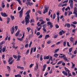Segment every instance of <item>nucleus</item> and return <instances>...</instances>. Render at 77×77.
<instances>
[{
	"label": "nucleus",
	"mask_w": 77,
	"mask_h": 77,
	"mask_svg": "<svg viewBox=\"0 0 77 77\" xmlns=\"http://www.w3.org/2000/svg\"><path fill=\"white\" fill-rule=\"evenodd\" d=\"M31 11L30 10H29L25 14L26 15H27L26 17H25V22H26V25H27V24L29 23V22L30 21V20H29V19L30 17V14L29 13Z\"/></svg>",
	"instance_id": "1"
},
{
	"label": "nucleus",
	"mask_w": 77,
	"mask_h": 77,
	"mask_svg": "<svg viewBox=\"0 0 77 77\" xmlns=\"http://www.w3.org/2000/svg\"><path fill=\"white\" fill-rule=\"evenodd\" d=\"M45 9L44 10V12H43V14H45L46 12H48V9H49V7H47V5H45L44 6Z\"/></svg>",
	"instance_id": "2"
},
{
	"label": "nucleus",
	"mask_w": 77,
	"mask_h": 77,
	"mask_svg": "<svg viewBox=\"0 0 77 77\" xmlns=\"http://www.w3.org/2000/svg\"><path fill=\"white\" fill-rule=\"evenodd\" d=\"M23 10H24V8H22L21 10L19 12V14H20V18H21L23 16Z\"/></svg>",
	"instance_id": "3"
},
{
	"label": "nucleus",
	"mask_w": 77,
	"mask_h": 77,
	"mask_svg": "<svg viewBox=\"0 0 77 77\" xmlns=\"http://www.w3.org/2000/svg\"><path fill=\"white\" fill-rule=\"evenodd\" d=\"M1 14L2 16V17H8V15L6 14L5 13H3L2 12L1 13Z\"/></svg>",
	"instance_id": "4"
},
{
	"label": "nucleus",
	"mask_w": 77,
	"mask_h": 77,
	"mask_svg": "<svg viewBox=\"0 0 77 77\" xmlns=\"http://www.w3.org/2000/svg\"><path fill=\"white\" fill-rule=\"evenodd\" d=\"M70 7L71 9L73 8V1H72V0H71L70 3Z\"/></svg>",
	"instance_id": "5"
},
{
	"label": "nucleus",
	"mask_w": 77,
	"mask_h": 77,
	"mask_svg": "<svg viewBox=\"0 0 77 77\" xmlns=\"http://www.w3.org/2000/svg\"><path fill=\"white\" fill-rule=\"evenodd\" d=\"M60 31L59 32V35H62V33H66V31H63V30H62L61 31Z\"/></svg>",
	"instance_id": "6"
},
{
	"label": "nucleus",
	"mask_w": 77,
	"mask_h": 77,
	"mask_svg": "<svg viewBox=\"0 0 77 77\" xmlns=\"http://www.w3.org/2000/svg\"><path fill=\"white\" fill-rule=\"evenodd\" d=\"M63 59L64 60H65V61H66L68 60V58L66 57L65 55H64V57H63Z\"/></svg>",
	"instance_id": "7"
},
{
	"label": "nucleus",
	"mask_w": 77,
	"mask_h": 77,
	"mask_svg": "<svg viewBox=\"0 0 77 77\" xmlns=\"http://www.w3.org/2000/svg\"><path fill=\"white\" fill-rule=\"evenodd\" d=\"M36 66L35 67L34 71H36V70H37V69H38V63H37L36 64Z\"/></svg>",
	"instance_id": "8"
},
{
	"label": "nucleus",
	"mask_w": 77,
	"mask_h": 77,
	"mask_svg": "<svg viewBox=\"0 0 77 77\" xmlns=\"http://www.w3.org/2000/svg\"><path fill=\"white\" fill-rule=\"evenodd\" d=\"M12 30H11V34H12L14 33V32H15V28H14V26H13L12 27Z\"/></svg>",
	"instance_id": "9"
},
{
	"label": "nucleus",
	"mask_w": 77,
	"mask_h": 77,
	"mask_svg": "<svg viewBox=\"0 0 77 77\" xmlns=\"http://www.w3.org/2000/svg\"><path fill=\"white\" fill-rule=\"evenodd\" d=\"M62 73L63 74H64V75H65L67 76V75H68V73H67V72H65V71H62Z\"/></svg>",
	"instance_id": "10"
},
{
	"label": "nucleus",
	"mask_w": 77,
	"mask_h": 77,
	"mask_svg": "<svg viewBox=\"0 0 77 77\" xmlns=\"http://www.w3.org/2000/svg\"><path fill=\"white\" fill-rule=\"evenodd\" d=\"M2 8H4L5 7V3H4V1L2 2Z\"/></svg>",
	"instance_id": "11"
},
{
	"label": "nucleus",
	"mask_w": 77,
	"mask_h": 77,
	"mask_svg": "<svg viewBox=\"0 0 77 77\" xmlns=\"http://www.w3.org/2000/svg\"><path fill=\"white\" fill-rule=\"evenodd\" d=\"M21 56L18 55V56L17 59V61H19L20 60V58H21Z\"/></svg>",
	"instance_id": "12"
},
{
	"label": "nucleus",
	"mask_w": 77,
	"mask_h": 77,
	"mask_svg": "<svg viewBox=\"0 0 77 77\" xmlns=\"http://www.w3.org/2000/svg\"><path fill=\"white\" fill-rule=\"evenodd\" d=\"M43 71H45V69L46 68V67H47V65L45 64L43 66Z\"/></svg>",
	"instance_id": "13"
},
{
	"label": "nucleus",
	"mask_w": 77,
	"mask_h": 77,
	"mask_svg": "<svg viewBox=\"0 0 77 77\" xmlns=\"http://www.w3.org/2000/svg\"><path fill=\"white\" fill-rule=\"evenodd\" d=\"M10 21H11V19L9 17L7 18V24H9V22H10Z\"/></svg>",
	"instance_id": "14"
},
{
	"label": "nucleus",
	"mask_w": 77,
	"mask_h": 77,
	"mask_svg": "<svg viewBox=\"0 0 77 77\" xmlns=\"http://www.w3.org/2000/svg\"><path fill=\"white\" fill-rule=\"evenodd\" d=\"M72 66L71 68L72 69L73 68H75V64L73 63L72 62Z\"/></svg>",
	"instance_id": "15"
},
{
	"label": "nucleus",
	"mask_w": 77,
	"mask_h": 77,
	"mask_svg": "<svg viewBox=\"0 0 77 77\" xmlns=\"http://www.w3.org/2000/svg\"><path fill=\"white\" fill-rule=\"evenodd\" d=\"M15 0L16 1H17V2H18L20 5H22V3H21V1L20 0Z\"/></svg>",
	"instance_id": "16"
},
{
	"label": "nucleus",
	"mask_w": 77,
	"mask_h": 77,
	"mask_svg": "<svg viewBox=\"0 0 77 77\" xmlns=\"http://www.w3.org/2000/svg\"><path fill=\"white\" fill-rule=\"evenodd\" d=\"M11 18L12 20V21H13V20H14V19H15V17H14V16H12V15H11Z\"/></svg>",
	"instance_id": "17"
},
{
	"label": "nucleus",
	"mask_w": 77,
	"mask_h": 77,
	"mask_svg": "<svg viewBox=\"0 0 77 77\" xmlns=\"http://www.w3.org/2000/svg\"><path fill=\"white\" fill-rule=\"evenodd\" d=\"M50 36L49 35H46L45 37V39H47V38H50Z\"/></svg>",
	"instance_id": "18"
},
{
	"label": "nucleus",
	"mask_w": 77,
	"mask_h": 77,
	"mask_svg": "<svg viewBox=\"0 0 77 77\" xmlns=\"http://www.w3.org/2000/svg\"><path fill=\"white\" fill-rule=\"evenodd\" d=\"M72 48H69V53H71V51H72Z\"/></svg>",
	"instance_id": "19"
},
{
	"label": "nucleus",
	"mask_w": 77,
	"mask_h": 77,
	"mask_svg": "<svg viewBox=\"0 0 77 77\" xmlns=\"http://www.w3.org/2000/svg\"><path fill=\"white\" fill-rule=\"evenodd\" d=\"M63 62V61L62 60L61 61H59L57 63V65H59V64H61Z\"/></svg>",
	"instance_id": "20"
},
{
	"label": "nucleus",
	"mask_w": 77,
	"mask_h": 77,
	"mask_svg": "<svg viewBox=\"0 0 77 77\" xmlns=\"http://www.w3.org/2000/svg\"><path fill=\"white\" fill-rule=\"evenodd\" d=\"M13 59V58L12 57H11L8 60V62H10Z\"/></svg>",
	"instance_id": "21"
},
{
	"label": "nucleus",
	"mask_w": 77,
	"mask_h": 77,
	"mask_svg": "<svg viewBox=\"0 0 77 77\" xmlns=\"http://www.w3.org/2000/svg\"><path fill=\"white\" fill-rule=\"evenodd\" d=\"M32 42H30V43H29V48H30L31 47V45H32Z\"/></svg>",
	"instance_id": "22"
},
{
	"label": "nucleus",
	"mask_w": 77,
	"mask_h": 77,
	"mask_svg": "<svg viewBox=\"0 0 77 77\" xmlns=\"http://www.w3.org/2000/svg\"><path fill=\"white\" fill-rule=\"evenodd\" d=\"M14 60H12L11 61V62L9 63V64H10V65H12V63H13V62H14Z\"/></svg>",
	"instance_id": "23"
},
{
	"label": "nucleus",
	"mask_w": 77,
	"mask_h": 77,
	"mask_svg": "<svg viewBox=\"0 0 77 77\" xmlns=\"http://www.w3.org/2000/svg\"><path fill=\"white\" fill-rule=\"evenodd\" d=\"M34 36L33 34H31V35H29V38H32V37H33Z\"/></svg>",
	"instance_id": "24"
},
{
	"label": "nucleus",
	"mask_w": 77,
	"mask_h": 77,
	"mask_svg": "<svg viewBox=\"0 0 77 77\" xmlns=\"http://www.w3.org/2000/svg\"><path fill=\"white\" fill-rule=\"evenodd\" d=\"M66 26H67V27H68V28H69L71 26L70 25V24L69 23H67L66 24Z\"/></svg>",
	"instance_id": "25"
},
{
	"label": "nucleus",
	"mask_w": 77,
	"mask_h": 77,
	"mask_svg": "<svg viewBox=\"0 0 77 77\" xmlns=\"http://www.w3.org/2000/svg\"><path fill=\"white\" fill-rule=\"evenodd\" d=\"M5 44V41L2 42L1 43H0V45H2V44Z\"/></svg>",
	"instance_id": "26"
},
{
	"label": "nucleus",
	"mask_w": 77,
	"mask_h": 77,
	"mask_svg": "<svg viewBox=\"0 0 77 77\" xmlns=\"http://www.w3.org/2000/svg\"><path fill=\"white\" fill-rule=\"evenodd\" d=\"M7 68L8 70V71L10 72V71H11V68L9 67V66H7Z\"/></svg>",
	"instance_id": "27"
},
{
	"label": "nucleus",
	"mask_w": 77,
	"mask_h": 77,
	"mask_svg": "<svg viewBox=\"0 0 77 77\" xmlns=\"http://www.w3.org/2000/svg\"><path fill=\"white\" fill-rule=\"evenodd\" d=\"M24 45H22L21 46V47L20 48V49L21 50H23V48H24Z\"/></svg>",
	"instance_id": "28"
},
{
	"label": "nucleus",
	"mask_w": 77,
	"mask_h": 77,
	"mask_svg": "<svg viewBox=\"0 0 77 77\" xmlns=\"http://www.w3.org/2000/svg\"><path fill=\"white\" fill-rule=\"evenodd\" d=\"M59 50V48L56 49L54 52V53H57Z\"/></svg>",
	"instance_id": "29"
},
{
	"label": "nucleus",
	"mask_w": 77,
	"mask_h": 77,
	"mask_svg": "<svg viewBox=\"0 0 77 77\" xmlns=\"http://www.w3.org/2000/svg\"><path fill=\"white\" fill-rule=\"evenodd\" d=\"M6 50V47H4L2 49V52H5Z\"/></svg>",
	"instance_id": "30"
},
{
	"label": "nucleus",
	"mask_w": 77,
	"mask_h": 77,
	"mask_svg": "<svg viewBox=\"0 0 77 77\" xmlns=\"http://www.w3.org/2000/svg\"><path fill=\"white\" fill-rule=\"evenodd\" d=\"M42 27L43 28H45L47 27V25H46V24H44L43 25Z\"/></svg>",
	"instance_id": "31"
},
{
	"label": "nucleus",
	"mask_w": 77,
	"mask_h": 77,
	"mask_svg": "<svg viewBox=\"0 0 77 77\" xmlns=\"http://www.w3.org/2000/svg\"><path fill=\"white\" fill-rule=\"evenodd\" d=\"M34 65V64H31L30 66H29V68H31L32 67V66Z\"/></svg>",
	"instance_id": "32"
},
{
	"label": "nucleus",
	"mask_w": 77,
	"mask_h": 77,
	"mask_svg": "<svg viewBox=\"0 0 77 77\" xmlns=\"http://www.w3.org/2000/svg\"><path fill=\"white\" fill-rule=\"evenodd\" d=\"M17 39H18V40H19V41H23V39L22 38H17Z\"/></svg>",
	"instance_id": "33"
},
{
	"label": "nucleus",
	"mask_w": 77,
	"mask_h": 77,
	"mask_svg": "<svg viewBox=\"0 0 77 77\" xmlns=\"http://www.w3.org/2000/svg\"><path fill=\"white\" fill-rule=\"evenodd\" d=\"M56 14H54L53 16V19H55V18H56Z\"/></svg>",
	"instance_id": "34"
},
{
	"label": "nucleus",
	"mask_w": 77,
	"mask_h": 77,
	"mask_svg": "<svg viewBox=\"0 0 77 77\" xmlns=\"http://www.w3.org/2000/svg\"><path fill=\"white\" fill-rule=\"evenodd\" d=\"M33 48H31L30 54H31L32 53V52H33Z\"/></svg>",
	"instance_id": "35"
},
{
	"label": "nucleus",
	"mask_w": 77,
	"mask_h": 77,
	"mask_svg": "<svg viewBox=\"0 0 77 77\" xmlns=\"http://www.w3.org/2000/svg\"><path fill=\"white\" fill-rule=\"evenodd\" d=\"M26 29L28 30V32H29V31H30V29H31L30 27L27 28Z\"/></svg>",
	"instance_id": "36"
},
{
	"label": "nucleus",
	"mask_w": 77,
	"mask_h": 77,
	"mask_svg": "<svg viewBox=\"0 0 77 77\" xmlns=\"http://www.w3.org/2000/svg\"><path fill=\"white\" fill-rule=\"evenodd\" d=\"M13 56L14 59H17V56L15 55H13Z\"/></svg>",
	"instance_id": "37"
},
{
	"label": "nucleus",
	"mask_w": 77,
	"mask_h": 77,
	"mask_svg": "<svg viewBox=\"0 0 77 77\" xmlns=\"http://www.w3.org/2000/svg\"><path fill=\"white\" fill-rule=\"evenodd\" d=\"M42 30H43V31L45 32H47V30L45 29V28H43Z\"/></svg>",
	"instance_id": "38"
},
{
	"label": "nucleus",
	"mask_w": 77,
	"mask_h": 77,
	"mask_svg": "<svg viewBox=\"0 0 77 77\" xmlns=\"http://www.w3.org/2000/svg\"><path fill=\"white\" fill-rule=\"evenodd\" d=\"M67 3L64 4L63 5H62V7H63V6H67Z\"/></svg>",
	"instance_id": "39"
},
{
	"label": "nucleus",
	"mask_w": 77,
	"mask_h": 77,
	"mask_svg": "<svg viewBox=\"0 0 77 77\" xmlns=\"http://www.w3.org/2000/svg\"><path fill=\"white\" fill-rule=\"evenodd\" d=\"M19 33L18 32H17L15 34V36H18V35H19Z\"/></svg>",
	"instance_id": "40"
},
{
	"label": "nucleus",
	"mask_w": 77,
	"mask_h": 77,
	"mask_svg": "<svg viewBox=\"0 0 77 77\" xmlns=\"http://www.w3.org/2000/svg\"><path fill=\"white\" fill-rule=\"evenodd\" d=\"M71 26H72V27H74V28H75V27H76V26H75V25L73 24H71Z\"/></svg>",
	"instance_id": "41"
},
{
	"label": "nucleus",
	"mask_w": 77,
	"mask_h": 77,
	"mask_svg": "<svg viewBox=\"0 0 77 77\" xmlns=\"http://www.w3.org/2000/svg\"><path fill=\"white\" fill-rule=\"evenodd\" d=\"M69 0H66V1H65L63 2V3H67L68 2V1Z\"/></svg>",
	"instance_id": "42"
},
{
	"label": "nucleus",
	"mask_w": 77,
	"mask_h": 77,
	"mask_svg": "<svg viewBox=\"0 0 77 77\" xmlns=\"http://www.w3.org/2000/svg\"><path fill=\"white\" fill-rule=\"evenodd\" d=\"M73 38L72 37H71L70 38V41H71V42H72V41H73Z\"/></svg>",
	"instance_id": "43"
},
{
	"label": "nucleus",
	"mask_w": 77,
	"mask_h": 77,
	"mask_svg": "<svg viewBox=\"0 0 77 77\" xmlns=\"http://www.w3.org/2000/svg\"><path fill=\"white\" fill-rule=\"evenodd\" d=\"M41 33L39 32H38L36 33V35L37 36H39V35H40Z\"/></svg>",
	"instance_id": "44"
},
{
	"label": "nucleus",
	"mask_w": 77,
	"mask_h": 77,
	"mask_svg": "<svg viewBox=\"0 0 77 77\" xmlns=\"http://www.w3.org/2000/svg\"><path fill=\"white\" fill-rule=\"evenodd\" d=\"M36 48L35 47L33 49V52H35V51H36Z\"/></svg>",
	"instance_id": "45"
},
{
	"label": "nucleus",
	"mask_w": 77,
	"mask_h": 77,
	"mask_svg": "<svg viewBox=\"0 0 77 77\" xmlns=\"http://www.w3.org/2000/svg\"><path fill=\"white\" fill-rule=\"evenodd\" d=\"M74 12H77V9L76 7L75 8L74 11Z\"/></svg>",
	"instance_id": "46"
},
{
	"label": "nucleus",
	"mask_w": 77,
	"mask_h": 77,
	"mask_svg": "<svg viewBox=\"0 0 77 77\" xmlns=\"http://www.w3.org/2000/svg\"><path fill=\"white\" fill-rule=\"evenodd\" d=\"M43 35H42L41 34L38 37V38H42V36H43Z\"/></svg>",
	"instance_id": "47"
},
{
	"label": "nucleus",
	"mask_w": 77,
	"mask_h": 77,
	"mask_svg": "<svg viewBox=\"0 0 77 77\" xmlns=\"http://www.w3.org/2000/svg\"><path fill=\"white\" fill-rule=\"evenodd\" d=\"M55 27L57 29H58L59 27V26L57 24H56L55 25Z\"/></svg>",
	"instance_id": "48"
},
{
	"label": "nucleus",
	"mask_w": 77,
	"mask_h": 77,
	"mask_svg": "<svg viewBox=\"0 0 77 77\" xmlns=\"http://www.w3.org/2000/svg\"><path fill=\"white\" fill-rule=\"evenodd\" d=\"M15 31H17V29H18V26H15Z\"/></svg>",
	"instance_id": "49"
},
{
	"label": "nucleus",
	"mask_w": 77,
	"mask_h": 77,
	"mask_svg": "<svg viewBox=\"0 0 77 77\" xmlns=\"http://www.w3.org/2000/svg\"><path fill=\"white\" fill-rule=\"evenodd\" d=\"M73 14H75V15H76V16H75V17H77V13L75 12H73Z\"/></svg>",
	"instance_id": "50"
},
{
	"label": "nucleus",
	"mask_w": 77,
	"mask_h": 77,
	"mask_svg": "<svg viewBox=\"0 0 77 77\" xmlns=\"http://www.w3.org/2000/svg\"><path fill=\"white\" fill-rule=\"evenodd\" d=\"M45 23V21H43L40 24H41L42 25V24H44Z\"/></svg>",
	"instance_id": "51"
},
{
	"label": "nucleus",
	"mask_w": 77,
	"mask_h": 77,
	"mask_svg": "<svg viewBox=\"0 0 77 77\" xmlns=\"http://www.w3.org/2000/svg\"><path fill=\"white\" fill-rule=\"evenodd\" d=\"M71 14H72V12L71 11L69 12V14H68L69 16V15H70Z\"/></svg>",
	"instance_id": "52"
},
{
	"label": "nucleus",
	"mask_w": 77,
	"mask_h": 77,
	"mask_svg": "<svg viewBox=\"0 0 77 77\" xmlns=\"http://www.w3.org/2000/svg\"><path fill=\"white\" fill-rule=\"evenodd\" d=\"M3 48V45H0V50H2V48Z\"/></svg>",
	"instance_id": "53"
},
{
	"label": "nucleus",
	"mask_w": 77,
	"mask_h": 77,
	"mask_svg": "<svg viewBox=\"0 0 77 77\" xmlns=\"http://www.w3.org/2000/svg\"><path fill=\"white\" fill-rule=\"evenodd\" d=\"M72 24H77V22H75V21H74L72 23Z\"/></svg>",
	"instance_id": "54"
},
{
	"label": "nucleus",
	"mask_w": 77,
	"mask_h": 77,
	"mask_svg": "<svg viewBox=\"0 0 77 77\" xmlns=\"http://www.w3.org/2000/svg\"><path fill=\"white\" fill-rule=\"evenodd\" d=\"M77 51L76 50H75L74 52V54H77Z\"/></svg>",
	"instance_id": "55"
},
{
	"label": "nucleus",
	"mask_w": 77,
	"mask_h": 77,
	"mask_svg": "<svg viewBox=\"0 0 77 77\" xmlns=\"http://www.w3.org/2000/svg\"><path fill=\"white\" fill-rule=\"evenodd\" d=\"M63 45L64 47H65L66 46V42H64L63 43Z\"/></svg>",
	"instance_id": "56"
},
{
	"label": "nucleus",
	"mask_w": 77,
	"mask_h": 77,
	"mask_svg": "<svg viewBox=\"0 0 77 77\" xmlns=\"http://www.w3.org/2000/svg\"><path fill=\"white\" fill-rule=\"evenodd\" d=\"M29 49H28L27 50V51L26 52V54L27 55V54H28L29 53Z\"/></svg>",
	"instance_id": "57"
},
{
	"label": "nucleus",
	"mask_w": 77,
	"mask_h": 77,
	"mask_svg": "<svg viewBox=\"0 0 77 77\" xmlns=\"http://www.w3.org/2000/svg\"><path fill=\"white\" fill-rule=\"evenodd\" d=\"M47 24H48V25H51V24H52L50 22H47Z\"/></svg>",
	"instance_id": "58"
},
{
	"label": "nucleus",
	"mask_w": 77,
	"mask_h": 77,
	"mask_svg": "<svg viewBox=\"0 0 77 77\" xmlns=\"http://www.w3.org/2000/svg\"><path fill=\"white\" fill-rule=\"evenodd\" d=\"M28 46H29V44H27L25 45V47H26V48H28Z\"/></svg>",
	"instance_id": "59"
},
{
	"label": "nucleus",
	"mask_w": 77,
	"mask_h": 77,
	"mask_svg": "<svg viewBox=\"0 0 77 77\" xmlns=\"http://www.w3.org/2000/svg\"><path fill=\"white\" fill-rule=\"evenodd\" d=\"M58 36V35H56L54 36V38H56L57 37V36Z\"/></svg>",
	"instance_id": "60"
},
{
	"label": "nucleus",
	"mask_w": 77,
	"mask_h": 77,
	"mask_svg": "<svg viewBox=\"0 0 77 77\" xmlns=\"http://www.w3.org/2000/svg\"><path fill=\"white\" fill-rule=\"evenodd\" d=\"M72 74L73 75H74V76H75V72H72Z\"/></svg>",
	"instance_id": "61"
},
{
	"label": "nucleus",
	"mask_w": 77,
	"mask_h": 77,
	"mask_svg": "<svg viewBox=\"0 0 77 77\" xmlns=\"http://www.w3.org/2000/svg\"><path fill=\"white\" fill-rule=\"evenodd\" d=\"M51 41L50 40L49 41H48L47 42V44H50V43H51Z\"/></svg>",
	"instance_id": "62"
},
{
	"label": "nucleus",
	"mask_w": 77,
	"mask_h": 77,
	"mask_svg": "<svg viewBox=\"0 0 77 77\" xmlns=\"http://www.w3.org/2000/svg\"><path fill=\"white\" fill-rule=\"evenodd\" d=\"M42 55H41V57L40 58V60H41V61H42Z\"/></svg>",
	"instance_id": "63"
},
{
	"label": "nucleus",
	"mask_w": 77,
	"mask_h": 77,
	"mask_svg": "<svg viewBox=\"0 0 77 77\" xmlns=\"http://www.w3.org/2000/svg\"><path fill=\"white\" fill-rule=\"evenodd\" d=\"M46 20L47 21H50V20L48 18H46Z\"/></svg>",
	"instance_id": "64"
}]
</instances>
